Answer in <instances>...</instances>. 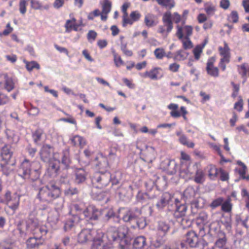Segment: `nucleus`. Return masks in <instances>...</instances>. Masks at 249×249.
Instances as JSON below:
<instances>
[{"mask_svg":"<svg viewBox=\"0 0 249 249\" xmlns=\"http://www.w3.org/2000/svg\"><path fill=\"white\" fill-rule=\"evenodd\" d=\"M40 164L37 161H30L25 159L18 170V175L25 181L32 183L35 189L38 190L36 198L40 201L48 204H53L56 209L63 207L64 199L61 197L60 188L55 184L41 187L42 181L40 179Z\"/></svg>","mask_w":249,"mask_h":249,"instance_id":"nucleus-1","label":"nucleus"},{"mask_svg":"<svg viewBox=\"0 0 249 249\" xmlns=\"http://www.w3.org/2000/svg\"><path fill=\"white\" fill-rule=\"evenodd\" d=\"M18 230L21 236L32 233L39 238L46 235L49 231L48 228L45 225H39L36 220L28 219L25 224L23 221H19L18 224Z\"/></svg>","mask_w":249,"mask_h":249,"instance_id":"nucleus-2","label":"nucleus"},{"mask_svg":"<svg viewBox=\"0 0 249 249\" xmlns=\"http://www.w3.org/2000/svg\"><path fill=\"white\" fill-rule=\"evenodd\" d=\"M128 228L124 226L116 227H109L107 231V237L108 242H120L124 239L128 233Z\"/></svg>","mask_w":249,"mask_h":249,"instance_id":"nucleus-3","label":"nucleus"},{"mask_svg":"<svg viewBox=\"0 0 249 249\" xmlns=\"http://www.w3.org/2000/svg\"><path fill=\"white\" fill-rule=\"evenodd\" d=\"M19 202L20 196L17 193L12 194L9 190L6 191L4 195L0 197V203L8 205L13 213L18 209Z\"/></svg>","mask_w":249,"mask_h":249,"instance_id":"nucleus-4","label":"nucleus"},{"mask_svg":"<svg viewBox=\"0 0 249 249\" xmlns=\"http://www.w3.org/2000/svg\"><path fill=\"white\" fill-rule=\"evenodd\" d=\"M110 173L99 171L94 174L91 178V182L93 185L97 188L102 189L108 185L110 183Z\"/></svg>","mask_w":249,"mask_h":249,"instance_id":"nucleus-5","label":"nucleus"},{"mask_svg":"<svg viewBox=\"0 0 249 249\" xmlns=\"http://www.w3.org/2000/svg\"><path fill=\"white\" fill-rule=\"evenodd\" d=\"M104 233L101 230H97V234L93 239V243L91 249H112V243H104L103 238Z\"/></svg>","mask_w":249,"mask_h":249,"instance_id":"nucleus-6","label":"nucleus"},{"mask_svg":"<svg viewBox=\"0 0 249 249\" xmlns=\"http://www.w3.org/2000/svg\"><path fill=\"white\" fill-rule=\"evenodd\" d=\"M141 214V210L137 207H134L126 210L124 213L122 219L124 222L131 224L135 222Z\"/></svg>","mask_w":249,"mask_h":249,"instance_id":"nucleus-7","label":"nucleus"},{"mask_svg":"<svg viewBox=\"0 0 249 249\" xmlns=\"http://www.w3.org/2000/svg\"><path fill=\"white\" fill-rule=\"evenodd\" d=\"M194 169H196V162L183 164L180 169V177L186 180L192 179L194 177Z\"/></svg>","mask_w":249,"mask_h":249,"instance_id":"nucleus-8","label":"nucleus"},{"mask_svg":"<svg viewBox=\"0 0 249 249\" xmlns=\"http://www.w3.org/2000/svg\"><path fill=\"white\" fill-rule=\"evenodd\" d=\"M102 214L101 210L93 205H89L83 211L84 218L87 220H96Z\"/></svg>","mask_w":249,"mask_h":249,"instance_id":"nucleus-9","label":"nucleus"},{"mask_svg":"<svg viewBox=\"0 0 249 249\" xmlns=\"http://www.w3.org/2000/svg\"><path fill=\"white\" fill-rule=\"evenodd\" d=\"M97 234V230L93 229H84L78 235V242L81 244L85 243L93 240Z\"/></svg>","mask_w":249,"mask_h":249,"instance_id":"nucleus-10","label":"nucleus"},{"mask_svg":"<svg viewBox=\"0 0 249 249\" xmlns=\"http://www.w3.org/2000/svg\"><path fill=\"white\" fill-rule=\"evenodd\" d=\"M59 154L58 153H54L53 154V160L54 161L49 162V164L47 169V171L50 176L52 177H55L59 174L60 167L59 164L60 163V160L58 156Z\"/></svg>","mask_w":249,"mask_h":249,"instance_id":"nucleus-11","label":"nucleus"},{"mask_svg":"<svg viewBox=\"0 0 249 249\" xmlns=\"http://www.w3.org/2000/svg\"><path fill=\"white\" fill-rule=\"evenodd\" d=\"M54 154L53 147L49 144H44L39 151L41 160L44 162H50Z\"/></svg>","mask_w":249,"mask_h":249,"instance_id":"nucleus-12","label":"nucleus"},{"mask_svg":"<svg viewBox=\"0 0 249 249\" xmlns=\"http://www.w3.org/2000/svg\"><path fill=\"white\" fill-rule=\"evenodd\" d=\"M198 237L197 234L193 231H190L186 233L184 241L191 248H197L198 247Z\"/></svg>","mask_w":249,"mask_h":249,"instance_id":"nucleus-13","label":"nucleus"},{"mask_svg":"<svg viewBox=\"0 0 249 249\" xmlns=\"http://www.w3.org/2000/svg\"><path fill=\"white\" fill-rule=\"evenodd\" d=\"M173 198V196L171 194L168 192L164 193L156 204L157 208L159 210H162L167 205L172 202Z\"/></svg>","mask_w":249,"mask_h":249,"instance_id":"nucleus-14","label":"nucleus"},{"mask_svg":"<svg viewBox=\"0 0 249 249\" xmlns=\"http://www.w3.org/2000/svg\"><path fill=\"white\" fill-rule=\"evenodd\" d=\"M177 28V32L176 33V36L179 40H181L183 49L187 50L192 49L193 47V44L190 38H185V37H183L182 28L181 26L178 25Z\"/></svg>","mask_w":249,"mask_h":249,"instance_id":"nucleus-15","label":"nucleus"},{"mask_svg":"<svg viewBox=\"0 0 249 249\" xmlns=\"http://www.w3.org/2000/svg\"><path fill=\"white\" fill-rule=\"evenodd\" d=\"M176 209L174 213V215L176 218H181L185 215L187 207L186 205L181 203L178 199H175L174 201Z\"/></svg>","mask_w":249,"mask_h":249,"instance_id":"nucleus-16","label":"nucleus"},{"mask_svg":"<svg viewBox=\"0 0 249 249\" xmlns=\"http://www.w3.org/2000/svg\"><path fill=\"white\" fill-rule=\"evenodd\" d=\"M176 165L174 160L169 159L164 160L160 164L161 169L166 171L169 174H174L176 172Z\"/></svg>","mask_w":249,"mask_h":249,"instance_id":"nucleus-17","label":"nucleus"},{"mask_svg":"<svg viewBox=\"0 0 249 249\" xmlns=\"http://www.w3.org/2000/svg\"><path fill=\"white\" fill-rule=\"evenodd\" d=\"M172 14L171 12L167 11L163 15L162 20L163 26L166 28V35L171 32L173 28Z\"/></svg>","mask_w":249,"mask_h":249,"instance_id":"nucleus-18","label":"nucleus"},{"mask_svg":"<svg viewBox=\"0 0 249 249\" xmlns=\"http://www.w3.org/2000/svg\"><path fill=\"white\" fill-rule=\"evenodd\" d=\"M5 134L7 142L9 144H17L19 140V136L13 130L6 129Z\"/></svg>","mask_w":249,"mask_h":249,"instance_id":"nucleus-19","label":"nucleus"},{"mask_svg":"<svg viewBox=\"0 0 249 249\" xmlns=\"http://www.w3.org/2000/svg\"><path fill=\"white\" fill-rule=\"evenodd\" d=\"M189 203L191 204L192 213L195 215L197 213L198 209L203 207L204 200L202 197H199L194 199L192 202H190Z\"/></svg>","mask_w":249,"mask_h":249,"instance_id":"nucleus-20","label":"nucleus"},{"mask_svg":"<svg viewBox=\"0 0 249 249\" xmlns=\"http://www.w3.org/2000/svg\"><path fill=\"white\" fill-rule=\"evenodd\" d=\"M196 195V191L192 187H187L183 192L182 196V199H183L185 203H189L192 202L195 199Z\"/></svg>","mask_w":249,"mask_h":249,"instance_id":"nucleus-21","label":"nucleus"},{"mask_svg":"<svg viewBox=\"0 0 249 249\" xmlns=\"http://www.w3.org/2000/svg\"><path fill=\"white\" fill-rule=\"evenodd\" d=\"M81 220L80 216L77 214H73L71 218L68 219L64 225V230L68 231L71 230Z\"/></svg>","mask_w":249,"mask_h":249,"instance_id":"nucleus-22","label":"nucleus"},{"mask_svg":"<svg viewBox=\"0 0 249 249\" xmlns=\"http://www.w3.org/2000/svg\"><path fill=\"white\" fill-rule=\"evenodd\" d=\"M169 229V225L163 221H160L159 222L157 230L158 234L161 238V239H160V242H163L164 241L162 240V238L166 235Z\"/></svg>","mask_w":249,"mask_h":249,"instance_id":"nucleus-23","label":"nucleus"},{"mask_svg":"<svg viewBox=\"0 0 249 249\" xmlns=\"http://www.w3.org/2000/svg\"><path fill=\"white\" fill-rule=\"evenodd\" d=\"M87 178L86 171L82 168L77 169L74 174V182L80 184L84 182Z\"/></svg>","mask_w":249,"mask_h":249,"instance_id":"nucleus-24","label":"nucleus"},{"mask_svg":"<svg viewBox=\"0 0 249 249\" xmlns=\"http://www.w3.org/2000/svg\"><path fill=\"white\" fill-rule=\"evenodd\" d=\"M60 163L65 166L66 168H68L71 163V160L70 157V150L67 148L62 151L61 158L59 159Z\"/></svg>","mask_w":249,"mask_h":249,"instance_id":"nucleus-25","label":"nucleus"},{"mask_svg":"<svg viewBox=\"0 0 249 249\" xmlns=\"http://www.w3.org/2000/svg\"><path fill=\"white\" fill-rule=\"evenodd\" d=\"M220 54L222 56L221 59L226 60V63H228L230 62V48L228 44L225 42L224 47H219L218 48Z\"/></svg>","mask_w":249,"mask_h":249,"instance_id":"nucleus-26","label":"nucleus"},{"mask_svg":"<svg viewBox=\"0 0 249 249\" xmlns=\"http://www.w3.org/2000/svg\"><path fill=\"white\" fill-rule=\"evenodd\" d=\"M13 155V152L11 151L8 145L5 144L1 149V156L3 160L5 162L10 161Z\"/></svg>","mask_w":249,"mask_h":249,"instance_id":"nucleus-27","label":"nucleus"},{"mask_svg":"<svg viewBox=\"0 0 249 249\" xmlns=\"http://www.w3.org/2000/svg\"><path fill=\"white\" fill-rule=\"evenodd\" d=\"M210 231L215 237L225 233L224 231L221 230L220 225L218 222H213L210 224Z\"/></svg>","mask_w":249,"mask_h":249,"instance_id":"nucleus-28","label":"nucleus"},{"mask_svg":"<svg viewBox=\"0 0 249 249\" xmlns=\"http://www.w3.org/2000/svg\"><path fill=\"white\" fill-rule=\"evenodd\" d=\"M216 238L217 239L214 243L213 247L220 249H223L227 242L226 233L221 234L220 235L216 237Z\"/></svg>","mask_w":249,"mask_h":249,"instance_id":"nucleus-29","label":"nucleus"},{"mask_svg":"<svg viewBox=\"0 0 249 249\" xmlns=\"http://www.w3.org/2000/svg\"><path fill=\"white\" fill-rule=\"evenodd\" d=\"M27 247L28 249H34L42 244L40 238L38 237L29 238L26 241Z\"/></svg>","mask_w":249,"mask_h":249,"instance_id":"nucleus-30","label":"nucleus"},{"mask_svg":"<svg viewBox=\"0 0 249 249\" xmlns=\"http://www.w3.org/2000/svg\"><path fill=\"white\" fill-rule=\"evenodd\" d=\"M195 173L194 181L197 183H202L204 181V174L201 169L198 168L197 163H196V169H194Z\"/></svg>","mask_w":249,"mask_h":249,"instance_id":"nucleus-31","label":"nucleus"},{"mask_svg":"<svg viewBox=\"0 0 249 249\" xmlns=\"http://www.w3.org/2000/svg\"><path fill=\"white\" fill-rule=\"evenodd\" d=\"M146 245V239L143 236L136 237L133 242V246L136 249H142Z\"/></svg>","mask_w":249,"mask_h":249,"instance_id":"nucleus-32","label":"nucleus"},{"mask_svg":"<svg viewBox=\"0 0 249 249\" xmlns=\"http://www.w3.org/2000/svg\"><path fill=\"white\" fill-rule=\"evenodd\" d=\"M122 178V173L120 171H116L110 174V182L112 185L119 183Z\"/></svg>","mask_w":249,"mask_h":249,"instance_id":"nucleus-33","label":"nucleus"},{"mask_svg":"<svg viewBox=\"0 0 249 249\" xmlns=\"http://www.w3.org/2000/svg\"><path fill=\"white\" fill-rule=\"evenodd\" d=\"M159 70H160L159 68H155L149 71H145L142 74V76L144 77H149L152 80H157L158 79Z\"/></svg>","mask_w":249,"mask_h":249,"instance_id":"nucleus-34","label":"nucleus"},{"mask_svg":"<svg viewBox=\"0 0 249 249\" xmlns=\"http://www.w3.org/2000/svg\"><path fill=\"white\" fill-rule=\"evenodd\" d=\"M71 143L74 146L83 147L86 144L85 139L79 135H75L71 139Z\"/></svg>","mask_w":249,"mask_h":249,"instance_id":"nucleus-35","label":"nucleus"},{"mask_svg":"<svg viewBox=\"0 0 249 249\" xmlns=\"http://www.w3.org/2000/svg\"><path fill=\"white\" fill-rule=\"evenodd\" d=\"M189 53L183 50L177 51L174 54L173 59L176 61H183L187 58Z\"/></svg>","mask_w":249,"mask_h":249,"instance_id":"nucleus-36","label":"nucleus"},{"mask_svg":"<svg viewBox=\"0 0 249 249\" xmlns=\"http://www.w3.org/2000/svg\"><path fill=\"white\" fill-rule=\"evenodd\" d=\"M15 88V84L12 78L7 74L4 75V89L8 92L12 90Z\"/></svg>","mask_w":249,"mask_h":249,"instance_id":"nucleus-37","label":"nucleus"},{"mask_svg":"<svg viewBox=\"0 0 249 249\" xmlns=\"http://www.w3.org/2000/svg\"><path fill=\"white\" fill-rule=\"evenodd\" d=\"M102 6V12L103 13L108 14L111 10L112 3L109 0H103L100 2Z\"/></svg>","mask_w":249,"mask_h":249,"instance_id":"nucleus-38","label":"nucleus"},{"mask_svg":"<svg viewBox=\"0 0 249 249\" xmlns=\"http://www.w3.org/2000/svg\"><path fill=\"white\" fill-rule=\"evenodd\" d=\"M238 67L239 73L241 75L242 77L245 79V82L246 80L247 72H248L249 76V67H248V64L244 63L240 66H238Z\"/></svg>","mask_w":249,"mask_h":249,"instance_id":"nucleus-39","label":"nucleus"},{"mask_svg":"<svg viewBox=\"0 0 249 249\" xmlns=\"http://www.w3.org/2000/svg\"><path fill=\"white\" fill-rule=\"evenodd\" d=\"M232 208V204L231 203V199L229 197L221 205V210L225 213H230Z\"/></svg>","mask_w":249,"mask_h":249,"instance_id":"nucleus-40","label":"nucleus"},{"mask_svg":"<svg viewBox=\"0 0 249 249\" xmlns=\"http://www.w3.org/2000/svg\"><path fill=\"white\" fill-rule=\"evenodd\" d=\"M219 170L214 165H210L208 167V176L212 179H215L217 177Z\"/></svg>","mask_w":249,"mask_h":249,"instance_id":"nucleus-41","label":"nucleus"},{"mask_svg":"<svg viewBox=\"0 0 249 249\" xmlns=\"http://www.w3.org/2000/svg\"><path fill=\"white\" fill-rule=\"evenodd\" d=\"M84 205L82 203H74L71 206V213L73 212H75L78 215V214H83V211H84Z\"/></svg>","mask_w":249,"mask_h":249,"instance_id":"nucleus-42","label":"nucleus"},{"mask_svg":"<svg viewBox=\"0 0 249 249\" xmlns=\"http://www.w3.org/2000/svg\"><path fill=\"white\" fill-rule=\"evenodd\" d=\"M43 135V131L41 129L36 130L32 134L34 142L36 145H39Z\"/></svg>","mask_w":249,"mask_h":249,"instance_id":"nucleus-43","label":"nucleus"},{"mask_svg":"<svg viewBox=\"0 0 249 249\" xmlns=\"http://www.w3.org/2000/svg\"><path fill=\"white\" fill-rule=\"evenodd\" d=\"M145 155L147 158V160L148 161H152L153 160L155 159V149L151 146L147 147L146 150L145 152Z\"/></svg>","mask_w":249,"mask_h":249,"instance_id":"nucleus-44","label":"nucleus"},{"mask_svg":"<svg viewBox=\"0 0 249 249\" xmlns=\"http://www.w3.org/2000/svg\"><path fill=\"white\" fill-rule=\"evenodd\" d=\"M156 1L159 4L170 9L175 6L174 0H156Z\"/></svg>","mask_w":249,"mask_h":249,"instance_id":"nucleus-45","label":"nucleus"},{"mask_svg":"<svg viewBox=\"0 0 249 249\" xmlns=\"http://www.w3.org/2000/svg\"><path fill=\"white\" fill-rule=\"evenodd\" d=\"M135 222L136 223V225H132V227L133 228H135L136 227H137L139 229H143L145 227L146 225L145 218L143 217H139L137 220L135 221Z\"/></svg>","mask_w":249,"mask_h":249,"instance_id":"nucleus-46","label":"nucleus"},{"mask_svg":"<svg viewBox=\"0 0 249 249\" xmlns=\"http://www.w3.org/2000/svg\"><path fill=\"white\" fill-rule=\"evenodd\" d=\"M24 62L25 63L26 68L28 71H30L34 68H36L37 70L40 69L39 65L36 61L28 62L26 60H24Z\"/></svg>","mask_w":249,"mask_h":249,"instance_id":"nucleus-47","label":"nucleus"},{"mask_svg":"<svg viewBox=\"0 0 249 249\" xmlns=\"http://www.w3.org/2000/svg\"><path fill=\"white\" fill-rule=\"evenodd\" d=\"M141 17V14L138 11H132L130 14L129 20L131 21L129 25H132L134 22L138 21Z\"/></svg>","mask_w":249,"mask_h":249,"instance_id":"nucleus-48","label":"nucleus"},{"mask_svg":"<svg viewBox=\"0 0 249 249\" xmlns=\"http://www.w3.org/2000/svg\"><path fill=\"white\" fill-rule=\"evenodd\" d=\"M179 142L180 143L184 145L187 146L189 148H193L195 146L194 142L188 141L187 137L184 134L183 135L180 136V138H179Z\"/></svg>","mask_w":249,"mask_h":249,"instance_id":"nucleus-49","label":"nucleus"},{"mask_svg":"<svg viewBox=\"0 0 249 249\" xmlns=\"http://www.w3.org/2000/svg\"><path fill=\"white\" fill-rule=\"evenodd\" d=\"M27 5L26 0H20L19 2V11L21 15H24L26 13Z\"/></svg>","mask_w":249,"mask_h":249,"instance_id":"nucleus-50","label":"nucleus"},{"mask_svg":"<svg viewBox=\"0 0 249 249\" xmlns=\"http://www.w3.org/2000/svg\"><path fill=\"white\" fill-rule=\"evenodd\" d=\"M5 163V165L2 166V171L5 175L7 176L13 171V169L11 168L10 165H14L15 163H10V161Z\"/></svg>","mask_w":249,"mask_h":249,"instance_id":"nucleus-51","label":"nucleus"},{"mask_svg":"<svg viewBox=\"0 0 249 249\" xmlns=\"http://www.w3.org/2000/svg\"><path fill=\"white\" fill-rule=\"evenodd\" d=\"M100 170H107L108 167V163L107 159L102 158L96 164Z\"/></svg>","mask_w":249,"mask_h":249,"instance_id":"nucleus-52","label":"nucleus"},{"mask_svg":"<svg viewBox=\"0 0 249 249\" xmlns=\"http://www.w3.org/2000/svg\"><path fill=\"white\" fill-rule=\"evenodd\" d=\"M0 249H16V247L14 243L4 241L0 243Z\"/></svg>","mask_w":249,"mask_h":249,"instance_id":"nucleus-53","label":"nucleus"},{"mask_svg":"<svg viewBox=\"0 0 249 249\" xmlns=\"http://www.w3.org/2000/svg\"><path fill=\"white\" fill-rule=\"evenodd\" d=\"M182 28V34L184 33L185 36L184 37L185 38H189L192 35L193 32V28L191 26L185 25L181 27Z\"/></svg>","mask_w":249,"mask_h":249,"instance_id":"nucleus-54","label":"nucleus"},{"mask_svg":"<svg viewBox=\"0 0 249 249\" xmlns=\"http://www.w3.org/2000/svg\"><path fill=\"white\" fill-rule=\"evenodd\" d=\"M206 71L210 75L217 77L219 75V71L217 67H206Z\"/></svg>","mask_w":249,"mask_h":249,"instance_id":"nucleus-55","label":"nucleus"},{"mask_svg":"<svg viewBox=\"0 0 249 249\" xmlns=\"http://www.w3.org/2000/svg\"><path fill=\"white\" fill-rule=\"evenodd\" d=\"M154 54L156 58L162 59L165 55L164 50L162 48H158L155 50L154 52Z\"/></svg>","mask_w":249,"mask_h":249,"instance_id":"nucleus-56","label":"nucleus"},{"mask_svg":"<svg viewBox=\"0 0 249 249\" xmlns=\"http://www.w3.org/2000/svg\"><path fill=\"white\" fill-rule=\"evenodd\" d=\"M202 48L200 45H198L194 49L193 53L194 55L195 58L196 60L199 59L201 53H202Z\"/></svg>","mask_w":249,"mask_h":249,"instance_id":"nucleus-57","label":"nucleus"},{"mask_svg":"<svg viewBox=\"0 0 249 249\" xmlns=\"http://www.w3.org/2000/svg\"><path fill=\"white\" fill-rule=\"evenodd\" d=\"M116 193L118 195L120 198H123L127 194V188L121 186L117 190Z\"/></svg>","mask_w":249,"mask_h":249,"instance_id":"nucleus-58","label":"nucleus"},{"mask_svg":"<svg viewBox=\"0 0 249 249\" xmlns=\"http://www.w3.org/2000/svg\"><path fill=\"white\" fill-rule=\"evenodd\" d=\"M137 198L138 200L142 203L146 202L149 199V196L147 193L139 192L137 196Z\"/></svg>","mask_w":249,"mask_h":249,"instance_id":"nucleus-59","label":"nucleus"},{"mask_svg":"<svg viewBox=\"0 0 249 249\" xmlns=\"http://www.w3.org/2000/svg\"><path fill=\"white\" fill-rule=\"evenodd\" d=\"M223 202V198L222 197H218L213 200L210 204V207L212 209H215L216 207L221 206Z\"/></svg>","mask_w":249,"mask_h":249,"instance_id":"nucleus-60","label":"nucleus"},{"mask_svg":"<svg viewBox=\"0 0 249 249\" xmlns=\"http://www.w3.org/2000/svg\"><path fill=\"white\" fill-rule=\"evenodd\" d=\"M50 222H53L54 224L56 223L59 220V214L57 212L52 213L50 214L48 218Z\"/></svg>","mask_w":249,"mask_h":249,"instance_id":"nucleus-61","label":"nucleus"},{"mask_svg":"<svg viewBox=\"0 0 249 249\" xmlns=\"http://www.w3.org/2000/svg\"><path fill=\"white\" fill-rule=\"evenodd\" d=\"M229 20L233 23H236L238 21L239 17L236 11H232L228 17Z\"/></svg>","mask_w":249,"mask_h":249,"instance_id":"nucleus-62","label":"nucleus"},{"mask_svg":"<svg viewBox=\"0 0 249 249\" xmlns=\"http://www.w3.org/2000/svg\"><path fill=\"white\" fill-rule=\"evenodd\" d=\"M154 20L151 15H147L144 18V23L148 27H152L154 25Z\"/></svg>","mask_w":249,"mask_h":249,"instance_id":"nucleus-63","label":"nucleus"},{"mask_svg":"<svg viewBox=\"0 0 249 249\" xmlns=\"http://www.w3.org/2000/svg\"><path fill=\"white\" fill-rule=\"evenodd\" d=\"M173 249H187L186 245L183 242H175L172 245Z\"/></svg>","mask_w":249,"mask_h":249,"instance_id":"nucleus-64","label":"nucleus"}]
</instances>
